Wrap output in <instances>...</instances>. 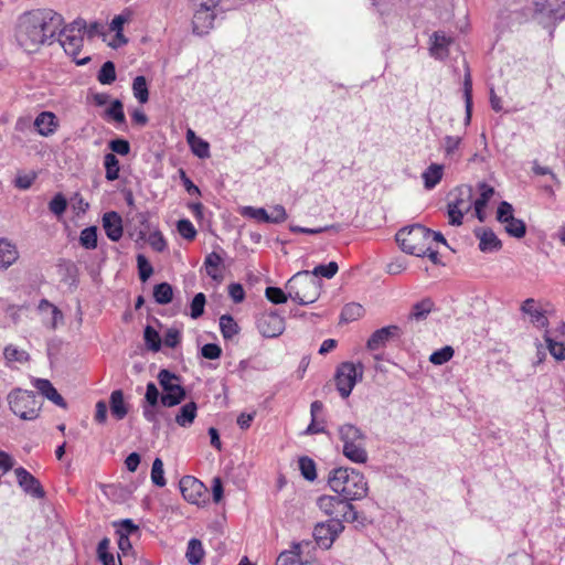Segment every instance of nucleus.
Here are the masks:
<instances>
[{"label": "nucleus", "mask_w": 565, "mask_h": 565, "mask_svg": "<svg viewBox=\"0 0 565 565\" xmlns=\"http://www.w3.org/2000/svg\"><path fill=\"white\" fill-rule=\"evenodd\" d=\"M298 466H299V470L301 472V476L308 480V481H313L316 480L317 478V468H316V462L307 457V456H302L299 458L298 460Z\"/></svg>", "instance_id": "79ce46f5"}, {"label": "nucleus", "mask_w": 565, "mask_h": 565, "mask_svg": "<svg viewBox=\"0 0 565 565\" xmlns=\"http://www.w3.org/2000/svg\"><path fill=\"white\" fill-rule=\"evenodd\" d=\"M177 230L179 234L188 241H192L196 236V230L194 225L186 218L180 220L177 223Z\"/></svg>", "instance_id": "bf43d9fd"}, {"label": "nucleus", "mask_w": 565, "mask_h": 565, "mask_svg": "<svg viewBox=\"0 0 565 565\" xmlns=\"http://www.w3.org/2000/svg\"><path fill=\"white\" fill-rule=\"evenodd\" d=\"M290 299L300 306L313 303L318 300L321 290V280L313 277L309 270L295 274L285 285Z\"/></svg>", "instance_id": "7ed1b4c3"}, {"label": "nucleus", "mask_w": 565, "mask_h": 565, "mask_svg": "<svg viewBox=\"0 0 565 565\" xmlns=\"http://www.w3.org/2000/svg\"><path fill=\"white\" fill-rule=\"evenodd\" d=\"M433 308V300L430 298H425L413 305L409 318L417 321L424 320L431 312Z\"/></svg>", "instance_id": "473e14b6"}, {"label": "nucleus", "mask_w": 565, "mask_h": 565, "mask_svg": "<svg viewBox=\"0 0 565 565\" xmlns=\"http://www.w3.org/2000/svg\"><path fill=\"white\" fill-rule=\"evenodd\" d=\"M157 379L163 391L160 403L164 407L177 406L185 398V390L182 386V380L179 375L167 369H162L158 373Z\"/></svg>", "instance_id": "1a4fd4ad"}, {"label": "nucleus", "mask_w": 565, "mask_h": 565, "mask_svg": "<svg viewBox=\"0 0 565 565\" xmlns=\"http://www.w3.org/2000/svg\"><path fill=\"white\" fill-rule=\"evenodd\" d=\"M103 227L107 237L118 242L122 236V220L117 212H107L103 216Z\"/></svg>", "instance_id": "4be33fe9"}, {"label": "nucleus", "mask_w": 565, "mask_h": 565, "mask_svg": "<svg viewBox=\"0 0 565 565\" xmlns=\"http://www.w3.org/2000/svg\"><path fill=\"white\" fill-rule=\"evenodd\" d=\"M190 147L192 152L200 159H205L210 157V145L202 138L194 140L193 143L190 145Z\"/></svg>", "instance_id": "0e129e2a"}, {"label": "nucleus", "mask_w": 565, "mask_h": 565, "mask_svg": "<svg viewBox=\"0 0 565 565\" xmlns=\"http://www.w3.org/2000/svg\"><path fill=\"white\" fill-rule=\"evenodd\" d=\"M75 30L76 26L74 23L71 26L64 28L63 30L60 29L57 32L60 35L58 42L61 43L65 53L72 56L77 65H85L90 61V57L86 56L84 58L77 60V55L81 53L83 46V36L79 33L75 34Z\"/></svg>", "instance_id": "9d476101"}, {"label": "nucleus", "mask_w": 565, "mask_h": 565, "mask_svg": "<svg viewBox=\"0 0 565 565\" xmlns=\"http://www.w3.org/2000/svg\"><path fill=\"white\" fill-rule=\"evenodd\" d=\"M514 215V209L511 203L507 201L500 202L497 209V220L500 223H504L509 221V218L512 220V216Z\"/></svg>", "instance_id": "69168bd1"}, {"label": "nucleus", "mask_w": 565, "mask_h": 565, "mask_svg": "<svg viewBox=\"0 0 565 565\" xmlns=\"http://www.w3.org/2000/svg\"><path fill=\"white\" fill-rule=\"evenodd\" d=\"M64 23L63 17L52 9H39L19 18L15 38L26 53H35L56 36Z\"/></svg>", "instance_id": "f257e3e1"}, {"label": "nucleus", "mask_w": 565, "mask_h": 565, "mask_svg": "<svg viewBox=\"0 0 565 565\" xmlns=\"http://www.w3.org/2000/svg\"><path fill=\"white\" fill-rule=\"evenodd\" d=\"M312 547V542L301 541L292 545L291 551L281 552L276 561V565H316L306 559L302 561L301 555L305 548Z\"/></svg>", "instance_id": "2eb2a0df"}, {"label": "nucleus", "mask_w": 565, "mask_h": 565, "mask_svg": "<svg viewBox=\"0 0 565 565\" xmlns=\"http://www.w3.org/2000/svg\"><path fill=\"white\" fill-rule=\"evenodd\" d=\"M220 329L225 340L233 339L239 331L237 322L230 315H223L220 318Z\"/></svg>", "instance_id": "72a5a7b5"}, {"label": "nucleus", "mask_w": 565, "mask_h": 565, "mask_svg": "<svg viewBox=\"0 0 565 565\" xmlns=\"http://www.w3.org/2000/svg\"><path fill=\"white\" fill-rule=\"evenodd\" d=\"M503 224L505 232L512 237L522 238L526 234L525 223L522 220L514 217V215L512 216V220L509 218V221Z\"/></svg>", "instance_id": "58836bf2"}, {"label": "nucleus", "mask_w": 565, "mask_h": 565, "mask_svg": "<svg viewBox=\"0 0 565 565\" xmlns=\"http://www.w3.org/2000/svg\"><path fill=\"white\" fill-rule=\"evenodd\" d=\"M109 149L120 156H127L130 152V145L126 139L117 138L113 139L108 143Z\"/></svg>", "instance_id": "774afa93"}, {"label": "nucleus", "mask_w": 565, "mask_h": 565, "mask_svg": "<svg viewBox=\"0 0 565 565\" xmlns=\"http://www.w3.org/2000/svg\"><path fill=\"white\" fill-rule=\"evenodd\" d=\"M81 245L86 249H95L97 247V227L89 226L81 232Z\"/></svg>", "instance_id": "de8ad7c7"}, {"label": "nucleus", "mask_w": 565, "mask_h": 565, "mask_svg": "<svg viewBox=\"0 0 565 565\" xmlns=\"http://www.w3.org/2000/svg\"><path fill=\"white\" fill-rule=\"evenodd\" d=\"M153 298L159 305H167L172 301L173 289L168 282H160L153 288Z\"/></svg>", "instance_id": "e433bc0d"}, {"label": "nucleus", "mask_w": 565, "mask_h": 565, "mask_svg": "<svg viewBox=\"0 0 565 565\" xmlns=\"http://www.w3.org/2000/svg\"><path fill=\"white\" fill-rule=\"evenodd\" d=\"M198 406L194 402L184 404L175 416V423L181 427H189L196 417Z\"/></svg>", "instance_id": "7c9ffc66"}, {"label": "nucleus", "mask_w": 565, "mask_h": 565, "mask_svg": "<svg viewBox=\"0 0 565 565\" xmlns=\"http://www.w3.org/2000/svg\"><path fill=\"white\" fill-rule=\"evenodd\" d=\"M34 126L41 136H50L56 129V117L53 113L42 111L34 120Z\"/></svg>", "instance_id": "a878e982"}, {"label": "nucleus", "mask_w": 565, "mask_h": 565, "mask_svg": "<svg viewBox=\"0 0 565 565\" xmlns=\"http://www.w3.org/2000/svg\"><path fill=\"white\" fill-rule=\"evenodd\" d=\"M479 189V198L475 201L472 200V207L475 209L476 217L483 222L486 218L484 209L488 205V202L494 194V189L486 182H480L478 184Z\"/></svg>", "instance_id": "b1692460"}, {"label": "nucleus", "mask_w": 565, "mask_h": 565, "mask_svg": "<svg viewBox=\"0 0 565 565\" xmlns=\"http://www.w3.org/2000/svg\"><path fill=\"white\" fill-rule=\"evenodd\" d=\"M105 116L118 124H124L126 121V117L122 103L119 99L113 100L109 108H107Z\"/></svg>", "instance_id": "09e8293b"}, {"label": "nucleus", "mask_w": 565, "mask_h": 565, "mask_svg": "<svg viewBox=\"0 0 565 565\" xmlns=\"http://www.w3.org/2000/svg\"><path fill=\"white\" fill-rule=\"evenodd\" d=\"M399 328L397 326H387L374 331L366 342V348L370 351H376L383 347L394 337H397Z\"/></svg>", "instance_id": "a211bd4d"}, {"label": "nucleus", "mask_w": 565, "mask_h": 565, "mask_svg": "<svg viewBox=\"0 0 565 565\" xmlns=\"http://www.w3.org/2000/svg\"><path fill=\"white\" fill-rule=\"evenodd\" d=\"M19 257L18 250L7 239H0V270L7 269Z\"/></svg>", "instance_id": "c85d7f7f"}, {"label": "nucleus", "mask_w": 565, "mask_h": 565, "mask_svg": "<svg viewBox=\"0 0 565 565\" xmlns=\"http://www.w3.org/2000/svg\"><path fill=\"white\" fill-rule=\"evenodd\" d=\"M449 198L450 205L468 213L472 209L473 188L467 184L459 185L449 193Z\"/></svg>", "instance_id": "dca6fc26"}, {"label": "nucleus", "mask_w": 565, "mask_h": 565, "mask_svg": "<svg viewBox=\"0 0 565 565\" xmlns=\"http://www.w3.org/2000/svg\"><path fill=\"white\" fill-rule=\"evenodd\" d=\"M364 308L356 302L348 303L343 307L341 311V321L343 322H352L363 317Z\"/></svg>", "instance_id": "a19ab883"}, {"label": "nucleus", "mask_w": 565, "mask_h": 565, "mask_svg": "<svg viewBox=\"0 0 565 565\" xmlns=\"http://www.w3.org/2000/svg\"><path fill=\"white\" fill-rule=\"evenodd\" d=\"M109 407L113 417L117 420L124 419L128 414V405L125 403L121 390H115L110 394Z\"/></svg>", "instance_id": "bb28decb"}, {"label": "nucleus", "mask_w": 565, "mask_h": 565, "mask_svg": "<svg viewBox=\"0 0 565 565\" xmlns=\"http://www.w3.org/2000/svg\"><path fill=\"white\" fill-rule=\"evenodd\" d=\"M479 238V248L483 253H494L502 248V242L491 228H478L475 231Z\"/></svg>", "instance_id": "412c9836"}, {"label": "nucleus", "mask_w": 565, "mask_h": 565, "mask_svg": "<svg viewBox=\"0 0 565 565\" xmlns=\"http://www.w3.org/2000/svg\"><path fill=\"white\" fill-rule=\"evenodd\" d=\"M339 438L343 443V455L355 463L367 461L365 448V434L353 424H343L338 429Z\"/></svg>", "instance_id": "39448f33"}, {"label": "nucleus", "mask_w": 565, "mask_h": 565, "mask_svg": "<svg viewBox=\"0 0 565 565\" xmlns=\"http://www.w3.org/2000/svg\"><path fill=\"white\" fill-rule=\"evenodd\" d=\"M134 96L140 104H146L149 99V90L145 76H137L132 82Z\"/></svg>", "instance_id": "4c0bfd02"}, {"label": "nucleus", "mask_w": 565, "mask_h": 565, "mask_svg": "<svg viewBox=\"0 0 565 565\" xmlns=\"http://www.w3.org/2000/svg\"><path fill=\"white\" fill-rule=\"evenodd\" d=\"M193 10L192 18V31L196 35H205L207 34L214 26V20L217 13L201 11L196 9Z\"/></svg>", "instance_id": "6ab92c4d"}, {"label": "nucleus", "mask_w": 565, "mask_h": 565, "mask_svg": "<svg viewBox=\"0 0 565 565\" xmlns=\"http://www.w3.org/2000/svg\"><path fill=\"white\" fill-rule=\"evenodd\" d=\"M454 349L450 345H446L433 352L429 356V362L435 365H443L454 356Z\"/></svg>", "instance_id": "3c124183"}, {"label": "nucleus", "mask_w": 565, "mask_h": 565, "mask_svg": "<svg viewBox=\"0 0 565 565\" xmlns=\"http://www.w3.org/2000/svg\"><path fill=\"white\" fill-rule=\"evenodd\" d=\"M97 79L103 85H110L116 81V66L114 62H105L97 75Z\"/></svg>", "instance_id": "37998d69"}, {"label": "nucleus", "mask_w": 565, "mask_h": 565, "mask_svg": "<svg viewBox=\"0 0 565 565\" xmlns=\"http://www.w3.org/2000/svg\"><path fill=\"white\" fill-rule=\"evenodd\" d=\"M3 355L8 363L18 362L22 364L28 362L30 359L26 351L18 349L13 344H9L4 348Z\"/></svg>", "instance_id": "ea45409f"}, {"label": "nucleus", "mask_w": 565, "mask_h": 565, "mask_svg": "<svg viewBox=\"0 0 565 565\" xmlns=\"http://www.w3.org/2000/svg\"><path fill=\"white\" fill-rule=\"evenodd\" d=\"M318 508L331 519L342 522H354L358 520V512L352 503L348 502L340 494L321 495L317 499Z\"/></svg>", "instance_id": "6e6552de"}, {"label": "nucleus", "mask_w": 565, "mask_h": 565, "mask_svg": "<svg viewBox=\"0 0 565 565\" xmlns=\"http://www.w3.org/2000/svg\"><path fill=\"white\" fill-rule=\"evenodd\" d=\"M104 167L106 170L105 178L108 181H115L119 178V160L113 152L104 156Z\"/></svg>", "instance_id": "c9c22d12"}, {"label": "nucleus", "mask_w": 565, "mask_h": 565, "mask_svg": "<svg viewBox=\"0 0 565 565\" xmlns=\"http://www.w3.org/2000/svg\"><path fill=\"white\" fill-rule=\"evenodd\" d=\"M241 215L263 223H268L269 220L268 212L264 207L243 206L241 209Z\"/></svg>", "instance_id": "8fccbe9b"}, {"label": "nucleus", "mask_w": 565, "mask_h": 565, "mask_svg": "<svg viewBox=\"0 0 565 565\" xmlns=\"http://www.w3.org/2000/svg\"><path fill=\"white\" fill-rule=\"evenodd\" d=\"M14 473L17 476L18 484L26 494L35 499H43L45 497V491L41 482L26 469L19 467L14 470Z\"/></svg>", "instance_id": "4468645a"}, {"label": "nucleus", "mask_w": 565, "mask_h": 565, "mask_svg": "<svg viewBox=\"0 0 565 565\" xmlns=\"http://www.w3.org/2000/svg\"><path fill=\"white\" fill-rule=\"evenodd\" d=\"M11 412L23 420H33L39 417L42 401L33 391L13 388L7 396Z\"/></svg>", "instance_id": "423d86ee"}, {"label": "nucleus", "mask_w": 565, "mask_h": 565, "mask_svg": "<svg viewBox=\"0 0 565 565\" xmlns=\"http://www.w3.org/2000/svg\"><path fill=\"white\" fill-rule=\"evenodd\" d=\"M67 209V200L62 193H57L49 203V210L56 216H61Z\"/></svg>", "instance_id": "5fc2aeb1"}, {"label": "nucleus", "mask_w": 565, "mask_h": 565, "mask_svg": "<svg viewBox=\"0 0 565 565\" xmlns=\"http://www.w3.org/2000/svg\"><path fill=\"white\" fill-rule=\"evenodd\" d=\"M46 309H50L52 312V320L50 322V328L55 329L57 326V322L63 319V313L56 306L52 305L49 300L42 299L39 303V310L44 311Z\"/></svg>", "instance_id": "6e6d98bb"}, {"label": "nucleus", "mask_w": 565, "mask_h": 565, "mask_svg": "<svg viewBox=\"0 0 565 565\" xmlns=\"http://www.w3.org/2000/svg\"><path fill=\"white\" fill-rule=\"evenodd\" d=\"M205 555L202 542L198 539H191L188 543L185 557L191 565H198Z\"/></svg>", "instance_id": "2f4dec72"}, {"label": "nucleus", "mask_w": 565, "mask_h": 565, "mask_svg": "<svg viewBox=\"0 0 565 565\" xmlns=\"http://www.w3.org/2000/svg\"><path fill=\"white\" fill-rule=\"evenodd\" d=\"M461 143V138L458 136H446L443 139V147L445 156L452 158Z\"/></svg>", "instance_id": "052dcab7"}, {"label": "nucleus", "mask_w": 565, "mask_h": 565, "mask_svg": "<svg viewBox=\"0 0 565 565\" xmlns=\"http://www.w3.org/2000/svg\"><path fill=\"white\" fill-rule=\"evenodd\" d=\"M151 481L157 487H164L167 481L164 478L163 462L160 458H156L151 468Z\"/></svg>", "instance_id": "603ef678"}, {"label": "nucleus", "mask_w": 565, "mask_h": 565, "mask_svg": "<svg viewBox=\"0 0 565 565\" xmlns=\"http://www.w3.org/2000/svg\"><path fill=\"white\" fill-rule=\"evenodd\" d=\"M33 385L38 390V392L54 403L56 406L62 408H66L67 404L62 395L56 391V388L52 385V383L46 379H34Z\"/></svg>", "instance_id": "5701e85b"}, {"label": "nucleus", "mask_w": 565, "mask_h": 565, "mask_svg": "<svg viewBox=\"0 0 565 565\" xmlns=\"http://www.w3.org/2000/svg\"><path fill=\"white\" fill-rule=\"evenodd\" d=\"M137 266H138L140 280L143 282L147 281L150 278V276L152 275L153 268H152L151 264L148 262V259L142 254H139L137 256Z\"/></svg>", "instance_id": "680f3d73"}, {"label": "nucleus", "mask_w": 565, "mask_h": 565, "mask_svg": "<svg viewBox=\"0 0 565 565\" xmlns=\"http://www.w3.org/2000/svg\"><path fill=\"white\" fill-rule=\"evenodd\" d=\"M265 296L270 302L275 305L285 303L290 298L289 292L287 290H282L279 287H267L265 290Z\"/></svg>", "instance_id": "864d4df0"}, {"label": "nucleus", "mask_w": 565, "mask_h": 565, "mask_svg": "<svg viewBox=\"0 0 565 565\" xmlns=\"http://www.w3.org/2000/svg\"><path fill=\"white\" fill-rule=\"evenodd\" d=\"M143 339H145L146 345L149 350H151L153 352L160 351L161 344H162L161 338H160L158 331L153 327L147 326L145 328Z\"/></svg>", "instance_id": "a18cd8bd"}, {"label": "nucleus", "mask_w": 565, "mask_h": 565, "mask_svg": "<svg viewBox=\"0 0 565 565\" xmlns=\"http://www.w3.org/2000/svg\"><path fill=\"white\" fill-rule=\"evenodd\" d=\"M74 25L76 26L77 32L85 30V33L89 39L104 34V25L96 21L87 25L84 20H76L74 21Z\"/></svg>", "instance_id": "49530a36"}, {"label": "nucleus", "mask_w": 565, "mask_h": 565, "mask_svg": "<svg viewBox=\"0 0 565 565\" xmlns=\"http://www.w3.org/2000/svg\"><path fill=\"white\" fill-rule=\"evenodd\" d=\"M328 484L350 503L365 498L369 492L364 475L354 468L339 467L332 469L329 472Z\"/></svg>", "instance_id": "f03ea898"}, {"label": "nucleus", "mask_w": 565, "mask_h": 565, "mask_svg": "<svg viewBox=\"0 0 565 565\" xmlns=\"http://www.w3.org/2000/svg\"><path fill=\"white\" fill-rule=\"evenodd\" d=\"M561 0H535L534 17L544 22L548 20H561Z\"/></svg>", "instance_id": "f3484780"}, {"label": "nucleus", "mask_w": 565, "mask_h": 565, "mask_svg": "<svg viewBox=\"0 0 565 565\" xmlns=\"http://www.w3.org/2000/svg\"><path fill=\"white\" fill-rule=\"evenodd\" d=\"M521 311L523 315L530 317L531 323L537 328H545L548 324V320L544 315L543 309L539 306L537 301L533 298L525 299L521 305Z\"/></svg>", "instance_id": "aec40b11"}, {"label": "nucleus", "mask_w": 565, "mask_h": 565, "mask_svg": "<svg viewBox=\"0 0 565 565\" xmlns=\"http://www.w3.org/2000/svg\"><path fill=\"white\" fill-rule=\"evenodd\" d=\"M160 393L158 387L153 382H149L147 384L146 394H145V402L146 404H149L151 407H156L160 401Z\"/></svg>", "instance_id": "338daca9"}, {"label": "nucleus", "mask_w": 565, "mask_h": 565, "mask_svg": "<svg viewBox=\"0 0 565 565\" xmlns=\"http://www.w3.org/2000/svg\"><path fill=\"white\" fill-rule=\"evenodd\" d=\"M364 364L362 362H342L334 374L337 390L342 398H348L355 384L363 380Z\"/></svg>", "instance_id": "0eeeda50"}, {"label": "nucleus", "mask_w": 565, "mask_h": 565, "mask_svg": "<svg viewBox=\"0 0 565 565\" xmlns=\"http://www.w3.org/2000/svg\"><path fill=\"white\" fill-rule=\"evenodd\" d=\"M545 342L550 353L558 361L565 360V345L562 342L553 340L550 335H545Z\"/></svg>", "instance_id": "13d9d810"}, {"label": "nucleus", "mask_w": 565, "mask_h": 565, "mask_svg": "<svg viewBox=\"0 0 565 565\" xmlns=\"http://www.w3.org/2000/svg\"><path fill=\"white\" fill-rule=\"evenodd\" d=\"M463 97H465V108H466V117L465 124L469 125L471 121L472 114V79L470 75V70L466 66L465 77H463Z\"/></svg>", "instance_id": "c756f323"}, {"label": "nucleus", "mask_w": 565, "mask_h": 565, "mask_svg": "<svg viewBox=\"0 0 565 565\" xmlns=\"http://www.w3.org/2000/svg\"><path fill=\"white\" fill-rule=\"evenodd\" d=\"M343 530L344 526L338 519H331L326 523H318L313 530L316 544L323 550H329Z\"/></svg>", "instance_id": "f8f14e48"}, {"label": "nucleus", "mask_w": 565, "mask_h": 565, "mask_svg": "<svg viewBox=\"0 0 565 565\" xmlns=\"http://www.w3.org/2000/svg\"><path fill=\"white\" fill-rule=\"evenodd\" d=\"M180 491L183 498L192 503L200 504L205 502L207 489L202 481L192 476H184L181 478L180 482Z\"/></svg>", "instance_id": "ddd939ff"}, {"label": "nucleus", "mask_w": 565, "mask_h": 565, "mask_svg": "<svg viewBox=\"0 0 565 565\" xmlns=\"http://www.w3.org/2000/svg\"><path fill=\"white\" fill-rule=\"evenodd\" d=\"M206 299L203 292L196 294L191 301V318L198 319L204 312Z\"/></svg>", "instance_id": "e2e57ef3"}, {"label": "nucleus", "mask_w": 565, "mask_h": 565, "mask_svg": "<svg viewBox=\"0 0 565 565\" xmlns=\"http://www.w3.org/2000/svg\"><path fill=\"white\" fill-rule=\"evenodd\" d=\"M431 234V230L420 224H414L409 227L401 228L396 233L395 238L403 252L417 257H425L429 250Z\"/></svg>", "instance_id": "20e7f679"}, {"label": "nucleus", "mask_w": 565, "mask_h": 565, "mask_svg": "<svg viewBox=\"0 0 565 565\" xmlns=\"http://www.w3.org/2000/svg\"><path fill=\"white\" fill-rule=\"evenodd\" d=\"M256 327L265 338H277L285 331V319L276 311H265L256 319Z\"/></svg>", "instance_id": "9b49d317"}, {"label": "nucleus", "mask_w": 565, "mask_h": 565, "mask_svg": "<svg viewBox=\"0 0 565 565\" xmlns=\"http://www.w3.org/2000/svg\"><path fill=\"white\" fill-rule=\"evenodd\" d=\"M339 266L335 262H330L328 265H319L315 267L310 274L313 275V277L319 278V276L324 278H332L338 273Z\"/></svg>", "instance_id": "4d7b16f0"}, {"label": "nucleus", "mask_w": 565, "mask_h": 565, "mask_svg": "<svg viewBox=\"0 0 565 565\" xmlns=\"http://www.w3.org/2000/svg\"><path fill=\"white\" fill-rule=\"evenodd\" d=\"M222 262H223L222 257L217 253H215V252L210 253L205 257V260H204V266H205L207 276H210L214 280L220 279L222 277L221 273H220V266H221Z\"/></svg>", "instance_id": "f704fd0d"}, {"label": "nucleus", "mask_w": 565, "mask_h": 565, "mask_svg": "<svg viewBox=\"0 0 565 565\" xmlns=\"http://www.w3.org/2000/svg\"><path fill=\"white\" fill-rule=\"evenodd\" d=\"M110 540L104 537L97 546V557L103 565H116L115 556L109 552Z\"/></svg>", "instance_id": "c03bdc74"}, {"label": "nucleus", "mask_w": 565, "mask_h": 565, "mask_svg": "<svg viewBox=\"0 0 565 565\" xmlns=\"http://www.w3.org/2000/svg\"><path fill=\"white\" fill-rule=\"evenodd\" d=\"M444 166L439 163L429 164L422 173L424 188L433 190L443 179Z\"/></svg>", "instance_id": "cd10ccee"}, {"label": "nucleus", "mask_w": 565, "mask_h": 565, "mask_svg": "<svg viewBox=\"0 0 565 565\" xmlns=\"http://www.w3.org/2000/svg\"><path fill=\"white\" fill-rule=\"evenodd\" d=\"M430 54L435 58L444 60L449 55V45L452 38L447 36L444 32H434L431 38Z\"/></svg>", "instance_id": "393cba45"}]
</instances>
